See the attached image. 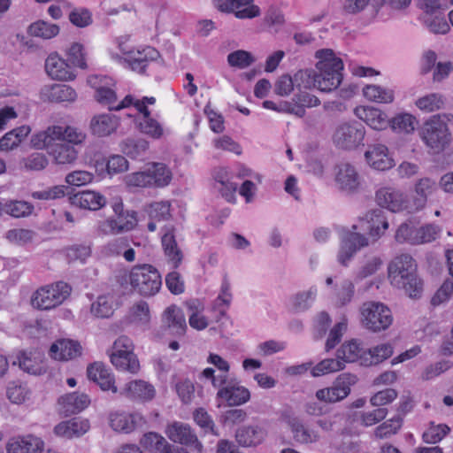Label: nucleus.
Returning <instances> with one entry per match:
<instances>
[{"instance_id": "nucleus-54", "label": "nucleus", "mask_w": 453, "mask_h": 453, "mask_svg": "<svg viewBox=\"0 0 453 453\" xmlns=\"http://www.w3.org/2000/svg\"><path fill=\"white\" fill-rule=\"evenodd\" d=\"M149 142L143 138H127L121 143V150L131 158L137 159L149 150Z\"/></svg>"}, {"instance_id": "nucleus-23", "label": "nucleus", "mask_w": 453, "mask_h": 453, "mask_svg": "<svg viewBox=\"0 0 453 453\" xmlns=\"http://www.w3.org/2000/svg\"><path fill=\"white\" fill-rule=\"evenodd\" d=\"M214 6L223 12H234L237 19H252L259 16L260 9L252 0H212Z\"/></svg>"}, {"instance_id": "nucleus-42", "label": "nucleus", "mask_w": 453, "mask_h": 453, "mask_svg": "<svg viewBox=\"0 0 453 453\" xmlns=\"http://www.w3.org/2000/svg\"><path fill=\"white\" fill-rule=\"evenodd\" d=\"M119 119L111 113L94 116L90 120V130L98 137H104L114 133L119 126Z\"/></svg>"}, {"instance_id": "nucleus-12", "label": "nucleus", "mask_w": 453, "mask_h": 453, "mask_svg": "<svg viewBox=\"0 0 453 453\" xmlns=\"http://www.w3.org/2000/svg\"><path fill=\"white\" fill-rule=\"evenodd\" d=\"M88 83L96 90L95 97L101 104L108 106L110 110L119 111L129 108L122 106L125 98L120 102L117 101V95L113 88L114 81L105 75H91L88 78Z\"/></svg>"}, {"instance_id": "nucleus-58", "label": "nucleus", "mask_w": 453, "mask_h": 453, "mask_svg": "<svg viewBox=\"0 0 453 453\" xmlns=\"http://www.w3.org/2000/svg\"><path fill=\"white\" fill-rule=\"evenodd\" d=\"M383 265L382 258L374 253L366 254L361 263L357 273V278L359 280L365 279L373 275Z\"/></svg>"}, {"instance_id": "nucleus-35", "label": "nucleus", "mask_w": 453, "mask_h": 453, "mask_svg": "<svg viewBox=\"0 0 453 453\" xmlns=\"http://www.w3.org/2000/svg\"><path fill=\"white\" fill-rule=\"evenodd\" d=\"M58 142H63L62 126L52 125L35 134L30 140L33 148L49 151Z\"/></svg>"}, {"instance_id": "nucleus-20", "label": "nucleus", "mask_w": 453, "mask_h": 453, "mask_svg": "<svg viewBox=\"0 0 453 453\" xmlns=\"http://www.w3.org/2000/svg\"><path fill=\"white\" fill-rule=\"evenodd\" d=\"M267 435V426L259 422L239 427L235 432V440L242 447L252 448L262 444Z\"/></svg>"}, {"instance_id": "nucleus-59", "label": "nucleus", "mask_w": 453, "mask_h": 453, "mask_svg": "<svg viewBox=\"0 0 453 453\" xmlns=\"http://www.w3.org/2000/svg\"><path fill=\"white\" fill-rule=\"evenodd\" d=\"M130 323L144 326L150 319L149 304L145 301L136 302L129 310L127 315Z\"/></svg>"}, {"instance_id": "nucleus-28", "label": "nucleus", "mask_w": 453, "mask_h": 453, "mask_svg": "<svg viewBox=\"0 0 453 453\" xmlns=\"http://www.w3.org/2000/svg\"><path fill=\"white\" fill-rule=\"evenodd\" d=\"M207 362L217 367L220 372L216 375L214 369L207 367L201 372L200 379L210 380L213 388H219L225 385L228 380V372L230 369L227 361L217 354L211 353Z\"/></svg>"}, {"instance_id": "nucleus-25", "label": "nucleus", "mask_w": 453, "mask_h": 453, "mask_svg": "<svg viewBox=\"0 0 453 453\" xmlns=\"http://www.w3.org/2000/svg\"><path fill=\"white\" fill-rule=\"evenodd\" d=\"M118 393L130 400L144 403L155 397L156 389L146 380H133L126 383Z\"/></svg>"}, {"instance_id": "nucleus-11", "label": "nucleus", "mask_w": 453, "mask_h": 453, "mask_svg": "<svg viewBox=\"0 0 453 453\" xmlns=\"http://www.w3.org/2000/svg\"><path fill=\"white\" fill-rule=\"evenodd\" d=\"M119 49L123 57H114L119 61L123 60L133 71L144 72L149 62L156 60L159 57L158 51L150 46H141L135 49L130 48L125 42H119Z\"/></svg>"}, {"instance_id": "nucleus-51", "label": "nucleus", "mask_w": 453, "mask_h": 453, "mask_svg": "<svg viewBox=\"0 0 453 453\" xmlns=\"http://www.w3.org/2000/svg\"><path fill=\"white\" fill-rule=\"evenodd\" d=\"M445 102V97L441 94L428 93L417 98L415 105L422 112L430 113L443 109Z\"/></svg>"}, {"instance_id": "nucleus-62", "label": "nucleus", "mask_w": 453, "mask_h": 453, "mask_svg": "<svg viewBox=\"0 0 453 453\" xmlns=\"http://www.w3.org/2000/svg\"><path fill=\"white\" fill-rule=\"evenodd\" d=\"M403 425L402 417L396 416L387 421L383 422L381 425L376 427L374 431V434L376 438L384 439L388 438L394 434H395Z\"/></svg>"}, {"instance_id": "nucleus-34", "label": "nucleus", "mask_w": 453, "mask_h": 453, "mask_svg": "<svg viewBox=\"0 0 453 453\" xmlns=\"http://www.w3.org/2000/svg\"><path fill=\"white\" fill-rule=\"evenodd\" d=\"M90 429V422L88 418H73L62 421L55 426V435L65 439L81 437Z\"/></svg>"}, {"instance_id": "nucleus-16", "label": "nucleus", "mask_w": 453, "mask_h": 453, "mask_svg": "<svg viewBox=\"0 0 453 453\" xmlns=\"http://www.w3.org/2000/svg\"><path fill=\"white\" fill-rule=\"evenodd\" d=\"M189 326L202 331L207 328L213 321L219 319V315H213L216 311L213 307L206 311L204 303L200 299H190L186 302Z\"/></svg>"}, {"instance_id": "nucleus-44", "label": "nucleus", "mask_w": 453, "mask_h": 453, "mask_svg": "<svg viewBox=\"0 0 453 453\" xmlns=\"http://www.w3.org/2000/svg\"><path fill=\"white\" fill-rule=\"evenodd\" d=\"M42 97L50 102H73L77 97L75 90L65 84L45 86L42 89Z\"/></svg>"}, {"instance_id": "nucleus-50", "label": "nucleus", "mask_w": 453, "mask_h": 453, "mask_svg": "<svg viewBox=\"0 0 453 453\" xmlns=\"http://www.w3.org/2000/svg\"><path fill=\"white\" fill-rule=\"evenodd\" d=\"M30 132L28 126H21L6 133L0 139V150L9 151L18 147Z\"/></svg>"}, {"instance_id": "nucleus-8", "label": "nucleus", "mask_w": 453, "mask_h": 453, "mask_svg": "<svg viewBox=\"0 0 453 453\" xmlns=\"http://www.w3.org/2000/svg\"><path fill=\"white\" fill-rule=\"evenodd\" d=\"M361 323L372 332H380L388 329L393 323V315L390 309L380 302H366L361 310Z\"/></svg>"}, {"instance_id": "nucleus-29", "label": "nucleus", "mask_w": 453, "mask_h": 453, "mask_svg": "<svg viewBox=\"0 0 453 453\" xmlns=\"http://www.w3.org/2000/svg\"><path fill=\"white\" fill-rule=\"evenodd\" d=\"M137 223V213L134 211H126L125 213L106 219L101 227L107 234H119L133 230Z\"/></svg>"}, {"instance_id": "nucleus-55", "label": "nucleus", "mask_w": 453, "mask_h": 453, "mask_svg": "<svg viewBox=\"0 0 453 453\" xmlns=\"http://www.w3.org/2000/svg\"><path fill=\"white\" fill-rule=\"evenodd\" d=\"M365 351L356 341H349L342 344L337 350V358L343 362L344 365L345 363L356 361H359L362 365V357Z\"/></svg>"}, {"instance_id": "nucleus-2", "label": "nucleus", "mask_w": 453, "mask_h": 453, "mask_svg": "<svg viewBox=\"0 0 453 453\" xmlns=\"http://www.w3.org/2000/svg\"><path fill=\"white\" fill-rule=\"evenodd\" d=\"M390 283L403 289L411 298L420 296L422 281L417 274V264L411 256L402 254L395 257L388 267Z\"/></svg>"}, {"instance_id": "nucleus-39", "label": "nucleus", "mask_w": 453, "mask_h": 453, "mask_svg": "<svg viewBox=\"0 0 453 453\" xmlns=\"http://www.w3.org/2000/svg\"><path fill=\"white\" fill-rule=\"evenodd\" d=\"M58 403L59 411L68 416L85 410L90 404V398L84 393L73 392L59 397Z\"/></svg>"}, {"instance_id": "nucleus-46", "label": "nucleus", "mask_w": 453, "mask_h": 453, "mask_svg": "<svg viewBox=\"0 0 453 453\" xmlns=\"http://www.w3.org/2000/svg\"><path fill=\"white\" fill-rule=\"evenodd\" d=\"M163 322L173 334L182 335L187 329V323L182 311L175 305L168 307L163 314Z\"/></svg>"}, {"instance_id": "nucleus-22", "label": "nucleus", "mask_w": 453, "mask_h": 453, "mask_svg": "<svg viewBox=\"0 0 453 453\" xmlns=\"http://www.w3.org/2000/svg\"><path fill=\"white\" fill-rule=\"evenodd\" d=\"M82 355V346L81 343L70 338H58L49 349V356L61 362H67L80 357Z\"/></svg>"}, {"instance_id": "nucleus-1", "label": "nucleus", "mask_w": 453, "mask_h": 453, "mask_svg": "<svg viewBox=\"0 0 453 453\" xmlns=\"http://www.w3.org/2000/svg\"><path fill=\"white\" fill-rule=\"evenodd\" d=\"M318 59L315 69L299 71L296 80L302 81L306 88H317L322 92H331L336 89L342 81L343 62L330 49L316 51Z\"/></svg>"}, {"instance_id": "nucleus-61", "label": "nucleus", "mask_w": 453, "mask_h": 453, "mask_svg": "<svg viewBox=\"0 0 453 453\" xmlns=\"http://www.w3.org/2000/svg\"><path fill=\"white\" fill-rule=\"evenodd\" d=\"M418 226L415 222L409 220L401 224L395 232V241L400 243L408 242L410 244H416V233Z\"/></svg>"}, {"instance_id": "nucleus-45", "label": "nucleus", "mask_w": 453, "mask_h": 453, "mask_svg": "<svg viewBox=\"0 0 453 453\" xmlns=\"http://www.w3.org/2000/svg\"><path fill=\"white\" fill-rule=\"evenodd\" d=\"M12 365H18L24 372L35 375L41 374L44 371L41 355L33 351H19L12 361Z\"/></svg>"}, {"instance_id": "nucleus-36", "label": "nucleus", "mask_w": 453, "mask_h": 453, "mask_svg": "<svg viewBox=\"0 0 453 453\" xmlns=\"http://www.w3.org/2000/svg\"><path fill=\"white\" fill-rule=\"evenodd\" d=\"M43 444L39 437L27 434L10 438L5 448L7 453H39Z\"/></svg>"}, {"instance_id": "nucleus-24", "label": "nucleus", "mask_w": 453, "mask_h": 453, "mask_svg": "<svg viewBox=\"0 0 453 453\" xmlns=\"http://www.w3.org/2000/svg\"><path fill=\"white\" fill-rule=\"evenodd\" d=\"M165 434L172 441L191 446L198 452H202L203 445L198 441L189 425L174 421L166 426Z\"/></svg>"}, {"instance_id": "nucleus-5", "label": "nucleus", "mask_w": 453, "mask_h": 453, "mask_svg": "<svg viewBox=\"0 0 453 453\" xmlns=\"http://www.w3.org/2000/svg\"><path fill=\"white\" fill-rule=\"evenodd\" d=\"M125 281L130 285L133 292L144 297L155 296L162 286L160 273L149 264L133 266L126 275Z\"/></svg>"}, {"instance_id": "nucleus-10", "label": "nucleus", "mask_w": 453, "mask_h": 453, "mask_svg": "<svg viewBox=\"0 0 453 453\" xmlns=\"http://www.w3.org/2000/svg\"><path fill=\"white\" fill-rule=\"evenodd\" d=\"M365 129L357 121H347L338 124L332 134V141L335 147L341 150H350L363 144Z\"/></svg>"}, {"instance_id": "nucleus-48", "label": "nucleus", "mask_w": 453, "mask_h": 453, "mask_svg": "<svg viewBox=\"0 0 453 453\" xmlns=\"http://www.w3.org/2000/svg\"><path fill=\"white\" fill-rule=\"evenodd\" d=\"M363 96L368 101L377 104H391L395 100L393 89L375 84L365 85Z\"/></svg>"}, {"instance_id": "nucleus-6", "label": "nucleus", "mask_w": 453, "mask_h": 453, "mask_svg": "<svg viewBox=\"0 0 453 453\" xmlns=\"http://www.w3.org/2000/svg\"><path fill=\"white\" fill-rule=\"evenodd\" d=\"M420 135L426 145L435 153L442 151L451 142L449 127L441 115H434L427 119Z\"/></svg>"}, {"instance_id": "nucleus-47", "label": "nucleus", "mask_w": 453, "mask_h": 453, "mask_svg": "<svg viewBox=\"0 0 453 453\" xmlns=\"http://www.w3.org/2000/svg\"><path fill=\"white\" fill-rule=\"evenodd\" d=\"M393 354V347L390 343L378 344L363 352L362 365L369 366L378 365L390 357Z\"/></svg>"}, {"instance_id": "nucleus-41", "label": "nucleus", "mask_w": 453, "mask_h": 453, "mask_svg": "<svg viewBox=\"0 0 453 453\" xmlns=\"http://www.w3.org/2000/svg\"><path fill=\"white\" fill-rule=\"evenodd\" d=\"M326 285L331 288V295L335 305L344 306L352 300L355 287L350 280L344 279L339 283L334 284L333 277H327L326 279Z\"/></svg>"}, {"instance_id": "nucleus-63", "label": "nucleus", "mask_w": 453, "mask_h": 453, "mask_svg": "<svg viewBox=\"0 0 453 453\" xmlns=\"http://www.w3.org/2000/svg\"><path fill=\"white\" fill-rule=\"evenodd\" d=\"M91 313L96 318H108L112 312V297L109 296H100L91 304Z\"/></svg>"}, {"instance_id": "nucleus-33", "label": "nucleus", "mask_w": 453, "mask_h": 453, "mask_svg": "<svg viewBox=\"0 0 453 453\" xmlns=\"http://www.w3.org/2000/svg\"><path fill=\"white\" fill-rule=\"evenodd\" d=\"M438 189V185L434 180L430 178H421L414 185L415 196L411 199V211L417 212L423 210L427 200Z\"/></svg>"}, {"instance_id": "nucleus-19", "label": "nucleus", "mask_w": 453, "mask_h": 453, "mask_svg": "<svg viewBox=\"0 0 453 453\" xmlns=\"http://www.w3.org/2000/svg\"><path fill=\"white\" fill-rule=\"evenodd\" d=\"M334 181L342 192L351 194L361 188V177L356 167L349 163H341L335 167Z\"/></svg>"}, {"instance_id": "nucleus-37", "label": "nucleus", "mask_w": 453, "mask_h": 453, "mask_svg": "<svg viewBox=\"0 0 453 453\" xmlns=\"http://www.w3.org/2000/svg\"><path fill=\"white\" fill-rule=\"evenodd\" d=\"M87 375L90 380L96 382L102 390H111L114 394L119 392L113 374L104 364L96 362L89 365L87 368Z\"/></svg>"}, {"instance_id": "nucleus-57", "label": "nucleus", "mask_w": 453, "mask_h": 453, "mask_svg": "<svg viewBox=\"0 0 453 453\" xmlns=\"http://www.w3.org/2000/svg\"><path fill=\"white\" fill-rule=\"evenodd\" d=\"M27 32L32 36L50 40L58 35L59 27L44 20H38L29 26Z\"/></svg>"}, {"instance_id": "nucleus-53", "label": "nucleus", "mask_w": 453, "mask_h": 453, "mask_svg": "<svg viewBox=\"0 0 453 453\" xmlns=\"http://www.w3.org/2000/svg\"><path fill=\"white\" fill-rule=\"evenodd\" d=\"M54 163L69 165L73 163L78 156L77 150L67 143H58L48 151Z\"/></svg>"}, {"instance_id": "nucleus-30", "label": "nucleus", "mask_w": 453, "mask_h": 453, "mask_svg": "<svg viewBox=\"0 0 453 453\" xmlns=\"http://www.w3.org/2000/svg\"><path fill=\"white\" fill-rule=\"evenodd\" d=\"M354 112L360 120L374 130L381 131L389 127L390 119L379 108L362 105L356 107Z\"/></svg>"}, {"instance_id": "nucleus-17", "label": "nucleus", "mask_w": 453, "mask_h": 453, "mask_svg": "<svg viewBox=\"0 0 453 453\" xmlns=\"http://www.w3.org/2000/svg\"><path fill=\"white\" fill-rule=\"evenodd\" d=\"M281 420L288 426L293 439L300 444H312L319 441L318 431L306 426L302 419L290 411L281 414Z\"/></svg>"}, {"instance_id": "nucleus-49", "label": "nucleus", "mask_w": 453, "mask_h": 453, "mask_svg": "<svg viewBox=\"0 0 453 453\" xmlns=\"http://www.w3.org/2000/svg\"><path fill=\"white\" fill-rule=\"evenodd\" d=\"M318 296V288L311 286L306 290L293 295L289 300L291 308L296 311L308 310L315 302Z\"/></svg>"}, {"instance_id": "nucleus-21", "label": "nucleus", "mask_w": 453, "mask_h": 453, "mask_svg": "<svg viewBox=\"0 0 453 453\" xmlns=\"http://www.w3.org/2000/svg\"><path fill=\"white\" fill-rule=\"evenodd\" d=\"M146 423V418L139 412L113 411L109 416L111 427L118 433L130 434Z\"/></svg>"}, {"instance_id": "nucleus-56", "label": "nucleus", "mask_w": 453, "mask_h": 453, "mask_svg": "<svg viewBox=\"0 0 453 453\" xmlns=\"http://www.w3.org/2000/svg\"><path fill=\"white\" fill-rule=\"evenodd\" d=\"M389 127L395 132L411 134L416 129L418 119L412 114L403 112L390 119Z\"/></svg>"}, {"instance_id": "nucleus-40", "label": "nucleus", "mask_w": 453, "mask_h": 453, "mask_svg": "<svg viewBox=\"0 0 453 453\" xmlns=\"http://www.w3.org/2000/svg\"><path fill=\"white\" fill-rule=\"evenodd\" d=\"M73 205L90 211H97L106 204V198L99 192L86 189L73 194L70 197Z\"/></svg>"}, {"instance_id": "nucleus-60", "label": "nucleus", "mask_w": 453, "mask_h": 453, "mask_svg": "<svg viewBox=\"0 0 453 453\" xmlns=\"http://www.w3.org/2000/svg\"><path fill=\"white\" fill-rule=\"evenodd\" d=\"M345 365L338 358L324 359L312 367L311 373L313 377H320L344 369Z\"/></svg>"}, {"instance_id": "nucleus-32", "label": "nucleus", "mask_w": 453, "mask_h": 453, "mask_svg": "<svg viewBox=\"0 0 453 453\" xmlns=\"http://www.w3.org/2000/svg\"><path fill=\"white\" fill-rule=\"evenodd\" d=\"M45 71L53 80L72 81L76 74L71 65L58 53H51L45 60Z\"/></svg>"}, {"instance_id": "nucleus-4", "label": "nucleus", "mask_w": 453, "mask_h": 453, "mask_svg": "<svg viewBox=\"0 0 453 453\" xmlns=\"http://www.w3.org/2000/svg\"><path fill=\"white\" fill-rule=\"evenodd\" d=\"M156 104L154 96H143L137 98L132 95L125 96L122 106H133L138 113L135 117V124L141 133L153 138L160 139L165 134L162 124L151 116L150 105Z\"/></svg>"}, {"instance_id": "nucleus-14", "label": "nucleus", "mask_w": 453, "mask_h": 453, "mask_svg": "<svg viewBox=\"0 0 453 453\" xmlns=\"http://www.w3.org/2000/svg\"><path fill=\"white\" fill-rule=\"evenodd\" d=\"M377 203L392 212L411 211V199L403 191L393 187H382L376 192Z\"/></svg>"}, {"instance_id": "nucleus-13", "label": "nucleus", "mask_w": 453, "mask_h": 453, "mask_svg": "<svg viewBox=\"0 0 453 453\" xmlns=\"http://www.w3.org/2000/svg\"><path fill=\"white\" fill-rule=\"evenodd\" d=\"M357 376L351 373L339 375L330 387L316 391L317 400L326 403H334L345 399L350 393V387L357 382Z\"/></svg>"}, {"instance_id": "nucleus-27", "label": "nucleus", "mask_w": 453, "mask_h": 453, "mask_svg": "<svg viewBox=\"0 0 453 453\" xmlns=\"http://www.w3.org/2000/svg\"><path fill=\"white\" fill-rule=\"evenodd\" d=\"M174 232L173 225H165L162 228L161 243L168 263L173 268H177L182 261L183 255L177 244Z\"/></svg>"}, {"instance_id": "nucleus-7", "label": "nucleus", "mask_w": 453, "mask_h": 453, "mask_svg": "<svg viewBox=\"0 0 453 453\" xmlns=\"http://www.w3.org/2000/svg\"><path fill=\"white\" fill-rule=\"evenodd\" d=\"M68 284L59 281L36 289L31 296V305L38 310L47 311L60 305L69 296Z\"/></svg>"}, {"instance_id": "nucleus-52", "label": "nucleus", "mask_w": 453, "mask_h": 453, "mask_svg": "<svg viewBox=\"0 0 453 453\" xmlns=\"http://www.w3.org/2000/svg\"><path fill=\"white\" fill-rule=\"evenodd\" d=\"M140 445L150 453H164L170 447L167 441L159 434L148 432L140 439Z\"/></svg>"}, {"instance_id": "nucleus-31", "label": "nucleus", "mask_w": 453, "mask_h": 453, "mask_svg": "<svg viewBox=\"0 0 453 453\" xmlns=\"http://www.w3.org/2000/svg\"><path fill=\"white\" fill-rule=\"evenodd\" d=\"M367 164L373 169L386 171L395 165V160L387 146L373 144L368 147L365 153Z\"/></svg>"}, {"instance_id": "nucleus-18", "label": "nucleus", "mask_w": 453, "mask_h": 453, "mask_svg": "<svg viewBox=\"0 0 453 453\" xmlns=\"http://www.w3.org/2000/svg\"><path fill=\"white\" fill-rule=\"evenodd\" d=\"M90 165L95 168L100 176L108 174L110 176L126 172L129 164L125 157L121 155H111L108 157L97 152L90 160Z\"/></svg>"}, {"instance_id": "nucleus-15", "label": "nucleus", "mask_w": 453, "mask_h": 453, "mask_svg": "<svg viewBox=\"0 0 453 453\" xmlns=\"http://www.w3.org/2000/svg\"><path fill=\"white\" fill-rule=\"evenodd\" d=\"M357 230V226L353 225L352 230L347 231L342 236L337 257L342 265H347L357 250L369 245V239Z\"/></svg>"}, {"instance_id": "nucleus-9", "label": "nucleus", "mask_w": 453, "mask_h": 453, "mask_svg": "<svg viewBox=\"0 0 453 453\" xmlns=\"http://www.w3.org/2000/svg\"><path fill=\"white\" fill-rule=\"evenodd\" d=\"M110 359L117 370L133 374L140 370L139 360L134 353V343L127 336L121 335L114 342Z\"/></svg>"}, {"instance_id": "nucleus-26", "label": "nucleus", "mask_w": 453, "mask_h": 453, "mask_svg": "<svg viewBox=\"0 0 453 453\" xmlns=\"http://www.w3.org/2000/svg\"><path fill=\"white\" fill-rule=\"evenodd\" d=\"M217 388V400L226 403L228 406H239L246 403L250 399V390L238 384L226 382Z\"/></svg>"}, {"instance_id": "nucleus-3", "label": "nucleus", "mask_w": 453, "mask_h": 453, "mask_svg": "<svg viewBox=\"0 0 453 453\" xmlns=\"http://www.w3.org/2000/svg\"><path fill=\"white\" fill-rule=\"evenodd\" d=\"M172 179V171L165 164L151 162L143 170L127 174L124 182L129 188H165Z\"/></svg>"}, {"instance_id": "nucleus-64", "label": "nucleus", "mask_w": 453, "mask_h": 453, "mask_svg": "<svg viewBox=\"0 0 453 453\" xmlns=\"http://www.w3.org/2000/svg\"><path fill=\"white\" fill-rule=\"evenodd\" d=\"M30 396L31 391L26 385L12 382L7 388V397L15 404L25 403L30 399Z\"/></svg>"}, {"instance_id": "nucleus-38", "label": "nucleus", "mask_w": 453, "mask_h": 453, "mask_svg": "<svg viewBox=\"0 0 453 453\" xmlns=\"http://www.w3.org/2000/svg\"><path fill=\"white\" fill-rule=\"evenodd\" d=\"M361 220L366 222L368 234L373 242L381 238L389 226L385 213L380 209L367 211Z\"/></svg>"}, {"instance_id": "nucleus-43", "label": "nucleus", "mask_w": 453, "mask_h": 453, "mask_svg": "<svg viewBox=\"0 0 453 453\" xmlns=\"http://www.w3.org/2000/svg\"><path fill=\"white\" fill-rule=\"evenodd\" d=\"M146 212L150 220L148 223V230L155 232L157 228L156 222L167 221L172 218L171 203L167 200L150 203L146 207Z\"/></svg>"}]
</instances>
